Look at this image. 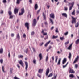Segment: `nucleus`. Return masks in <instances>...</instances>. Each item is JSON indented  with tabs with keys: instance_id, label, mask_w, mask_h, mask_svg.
I'll return each instance as SVG.
<instances>
[{
	"instance_id": "1",
	"label": "nucleus",
	"mask_w": 79,
	"mask_h": 79,
	"mask_svg": "<svg viewBox=\"0 0 79 79\" xmlns=\"http://www.w3.org/2000/svg\"><path fill=\"white\" fill-rule=\"evenodd\" d=\"M74 4V2H73L72 3H69V11H70L72 10V8H73V6Z\"/></svg>"
},
{
	"instance_id": "2",
	"label": "nucleus",
	"mask_w": 79,
	"mask_h": 79,
	"mask_svg": "<svg viewBox=\"0 0 79 79\" xmlns=\"http://www.w3.org/2000/svg\"><path fill=\"white\" fill-rule=\"evenodd\" d=\"M72 24H76V19L77 18H74L73 16L72 17Z\"/></svg>"
},
{
	"instance_id": "3",
	"label": "nucleus",
	"mask_w": 79,
	"mask_h": 79,
	"mask_svg": "<svg viewBox=\"0 0 79 79\" xmlns=\"http://www.w3.org/2000/svg\"><path fill=\"white\" fill-rule=\"evenodd\" d=\"M25 26L27 27L28 30H29V23H25Z\"/></svg>"
},
{
	"instance_id": "4",
	"label": "nucleus",
	"mask_w": 79,
	"mask_h": 79,
	"mask_svg": "<svg viewBox=\"0 0 79 79\" xmlns=\"http://www.w3.org/2000/svg\"><path fill=\"white\" fill-rule=\"evenodd\" d=\"M37 24V21H36V19H34L33 20V26H35Z\"/></svg>"
},
{
	"instance_id": "5",
	"label": "nucleus",
	"mask_w": 79,
	"mask_h": 79,
	"mask_svg": "<svg viewBox=\"0 0 79 79\" xmlns=\"http://www.w3.org/2000/svg\"><path fill=\"white\" fill-rule=\"evenodd\" d=\"M49 72H50V69H49V68H47L46 69V75L48 76V74Z\"/></svg>"
},
{
	"instance_id": "6",
	"label": "nucleus",
	"mask_w": 79,
	"mask_h": 79,
	"mask_svg": "<svg viewBox=\"0 0 79 79\" xmlns=\"http://www.w3.org/2000/svg\"><path fill=\"white\" fill-rule=\"evenodd\" d=\"M25 69L27 71V68H28V63L27 62H25Z\"/></svg>"
},
{
	"instance_id": "7",
	"label": "nucleus",
	"mask_w": 79,
	"mask_h": 79,
	"mask_svg": "<svg viewBox=\"0 0 79 79\" xmlns=\"http://www.w3.org/2000/svg\"><path fill=\"white\" fill-rule=\"evenodd\" d=\"M50 17L52 18L53 19H54L55 18V14L53 13H52L50 14Z\"/></svg>"
},
{
	"instance_id": "8",
	"label": "nucleus",
	"mask_w": 79,
	"mask_h": 79,
	"mask_svg": "<svg viewBox=\"0 0 79 79\" xmlns=\"http://www.w3.org/2000/svg\"><path fill=\"white\" fill-rule=\"evenodd\" d=\"M19 63L22 66H24V63L23 62V61L22 60H21L20 61H19Z\"/></svg>"
},
{
	"instance_id": "9",
	"label": "nucleus",
	"mask_w": 79,
	"mask_h": 79,
	"mask_svg": "<svg viewBox=\"0 0 79 79\" xmlns=\"http://www.w3.org/2000/svg\"><path fill=\"white\" fill-rule=\"evenodd\" d=\"M62 16H64L65 18H67L68 17V15L66 13H62Z\"/></svg>"
},
{
	"instance_id": "10",
	"label": "nucleus",
	"mask_w": 79,
	"mask_h": 79,
	"mask_svg": "<svg viewBox=\"0 0 79 79\" xmlns=\"http://www.w3.org/2000/svg\"><path fill=\"white\" fill-rule=\"evenodd\" d=\"M19 9H18L15 8L14 9V12L15 14H16L18 13V10Z\"/></svg>"
},
{
	"instance_id": "11",
	"label": "nucleus",
	"mask_w": 79,
	"mask_h": 79,
	"mask_svg": "<svg viewBox=\"0 0 79 79\" xmlns=\"http://www.w3.org/2000/svg\"><path fill=\"white\" fill-rule=\"evenodd\" d=\"M79 56H78L77 58H76L75 59V61L73 62V63H76L77 62V61L78 60V59H79Z\"/></svg>"
},
{
	"instance_id": "12",
	"label": "nucleus",
	"mask_w": 79,
	"mask_h": 79,
	"mask_svg": "<svg viewBox=\"0 0 79 79\" xmlns=\"http://www.w3.org/2000/svg\"><path fill=\"white\" fill-rule=\"evenodd\" d=\"M67 60H66V58H64L62 61V64H64V63L66 62Z\"/></svg>"
},
{
	"instance_id": "13",
	"label": "nucleus",
	"mask_w": 79,
	"mask_h": 79,
	"mask_svg": "<svg viewBox=\"0 0 79 79\" xmlns=\"http://www.w3.org/2000/svg\"><path fill=\"white\" fill-rule=\"evenodd\" d=\"M39 57L40 58L39 61H41V60L42 58V53H40L39 54Z\"/></svg>"
},
{
	"instance_id": "14",
	"label": "nucleus",
	"mask_w": 79,
	"mask_h": 79,
	"mask_svg": "<svg viewBox=\"0 0 79 79\" xmlns=\"http://www.w3.org/2000/svg\"><path fill=\"white\" fill-rule=\"evenodd\" d=\"M16 37L18 40H19V39H20V36H19V33H18L17 34Z\"/></svg>"
},
{
	"instance_id": "15",
	"label": "nucleus",
	"mask_w": 79,
	"mask_h": 79,
	"mask_svg": "<svg viewBox=\"0 0 79 79\" xmlns=\"http://www.w3.org/2000/svg\"><path fill=\"white\" fill-rule=\"evenodd\" d=\"M69 72L71 73H75V72H74V70H73V69L70 68L69 70Z\"/></svg>"
},
{
	"instance_id": "16",
	"label": "nucleus",
	"mask_w": 79,
	"mask_h": 79,
	"mask_svg": "<svg viewBox=\"0 0 79 79\" xmlns=\"http://www.w3.org/2000/svg\"><path fill=\"white\" fill-rule=\"evenodd\" d=\"M61 58H60L58 61L57 65H60L61 64Z\"/></svg>"
},
{
	"instance_id": "17",
	"label": "nucleus",
	"mask_w": 79,
	"mask_h": 79,
	"mask_svg": "<svg viewBox=\"0 0 79 79\" xmlns=\"http://www.w3.org/2000/svg\"><path fill=\"white\" fill-rule=\"evenodd\" d=\"M21 10L22 13H24V8L23 7L21 9Z\"/></svg>"
},
{
	"instance_id": "18",
	"label": "nucleus",
	"mask_w": 79,
	"mask_h": 79,
	"mask_svg": "<svg viewBox=\"0 0 79 79\" xmlns=\"http://www.w3.org/2000/svg\"><path fill=\"white\" fill-rule=\"evenodd\" d=\"M43 71V69H40L39 70H38V72L39 73H42Z\"/></svg>"
},
{
	"instance_id": "19",
	"label": "nucleus",
	"mask_w": 79,
	"mask_h": 79,
	"mask_svg": "<svg viewBox=\"0 0 79 79\" xmlns=\"http://www.w3.org/2000/svg\"><path fill=\"white\" fill-rule=\"evenodd\" d=\"M50 43V41H49L48 42H47L45 45V47H47L49 44Z\"/></svg>"
},
{
	"instance_id": "20",
	"label": "nucleus",
	"mask_w": 79,
	"mask_h": 79,
	"mask_svg": "<svg viewBox=\"0 0 79 79\" xmlns=\"http://www.w3.org/2000/svg\"><path fill=\"white\" fill-rule=\"evenodd\" d=\"M79 43V39L75 41V44L76 45L78 44Z\"/></svg>"
},
{
	"instance_id": "21",
	"label": "nucleus",
	"mask_w": 79,
	"mask_h": 79,
	"mask_svg": "<svg viewBox=\"0 0 79 79\" xmlns=\"http://www.w3.org/2000/svg\"><path fill=\"white\" fill-rule=\"evenodd\" d=\"M38 8V5L37 4H36L35 6V9L37 10Z\"/></svg>"
},
{
	"instance_id": "22",
	"label": "nucleus",
	"mask_w": 79,
	"mask_h": 79,
	"mask_svg": "<svg viewBox=\"0 0 79 79\" xmlns=\"http://www.w3.org/2000/svg\"><path fill=\"white\" fill-rule=\"evenodd\" d=\"M3 48L0 49V53H3Z\"/></svg>"
},
{
	"instance_id": "23",
	"label": "nucleus",
	"mask_w": 79,
	"mask_h": 79,
	"mask_svg": "<svg viewBox=\"0 0 79 79\" xmlns=\"http://www.w3.org/2000/svg\"><path fill=\"white\" fill-rule=\"evenodd\" d=\"M49 19L50 20V23H51L52 24H53V20L52 19H51V18H50Z\"/></svg>"
},
{
	"instance_id": "24",
	"label": "nucleus",
	"mask_w": 79,
	"mask_h": 79,
	"mask_svg": "<svg viewBox=\"0 0 79 79\" xmlns=\"http://www.w3.org/2000/svg\"><path fill=\"white\" fill-rule=\"evenodd\" d=\"M68 58L69 59H71V53L70 52L69 53Z\"/></svg>"
},
{
	"instance_id": "25",
	"label": "nucleus",
	"mask_w": 79,
	"mask_h": 79,
	"mask_svg": "<svg viewBox=\"0 0 79 79\" xmlns=\"http://www.w3.org/2000/svg\"><path fill=\"white\" fill-rule=\"evenodd\" d=\"M55 62L56 63H57V61L58 60V56H55Z\"/></svg>"
},
{
	"instance_id": "26",
	"label": "nucleus",
	"mask_w": 79,
	"mask_h": 79,
	"mask_svg": "<svg viewBox=\"0 0 79 79\" xmlns=\"http://www.w3.org/2000/svg\"><path fill=\"white\" fill-rule=\"evenodd\" d=\"M23 56L22 55H20L18 56V57L19 58H23Z\"/></svg>"
},
{
	"instance_id": "27",
	"label": "nucleus",
	"mask_w": 79,
	"mask_h": 79,
	"mask_svg": "<svg viewBox=\"0 0 79 79\" xmlns=\"http://www.w3.org/2000/svg\"><path fill=\"white\" fill-rule=\"evenodd\" d=\"M72 44H71V45L68 48V49L69 50H71V47H72Z\"/></svg>"
},
{
	"instance_id": "28",
	"label": "nucleus",
	"mask_w": 79,
	"mask_h": 79,
	"mask_svg": "<svg viewBox=\"0 0 79 79\" xmlns=\"http://www.w3.org/2000/svg\"><path fill=\"white\" fill-rule=\"evenodd\" d=\"M48 56H47L46 58L45 61L46 62H47V61H48Z\"/></svg>"
},
{
	"instance_id": "29",
	"label": "nucleus",
	"mask_w": 79,
	"mask_h": 79,
	"mask_svg": "<svg viewBox=\"0 0 79 79\" xmlns=\"http://www.w3.org/2000/svg\"><path fill=\"white\" fill-rule=\"evenodd\" d=\"M69 76L70 77H71L72 78H73V77H74V75H73V74L70 75Z\"/></svg>"
},
{
	"instance_id": "30",
	"label": "nucleus",
	"mask_w": 79,
	"mask_h": 79,
	"mask_svg": "<svg viewBox=\"0 0 79 79\" xmlns=\"http://www.w3.org/2000/svg\"><path fill=\"white\" fill-rule=\"evenodd\" d=\"M68 62H67V64H66L65 65H63V68H66V66H67V65H68Z\"/></svg>"
},
{
	"instance_id": "31",
	"label": "nucleus",
	"mask_w": 79,
	"mask_h": 79,
	"mask_svg": "<svg viewBox=\"0 0 79 79\" xmlns=\"http://www.w3.org/2000/svg\"><path fill=\"white\" fill-rule=\"evenodd\" d=\"M53 76V73H51L48 76V77H52Z\"/></svg>"
},
{
	"instance_id": "32",
	"label": "nucleus",
	"mask_w": 79,
	"mask_h": 79,
	"mask_svg": "<svg viewBox=\"0 0 79 79\" xmlns=\"http://www.w3.org/2000/svg\"><path fill=\"white\" fill-rule=\"evenodd\" d=\"M33 63H34V64H36V60H35V59H34V60H33Z\"/></svg>"
},
{
	"instance_id": "33",
	"label": "nucleus",
	"mask_w": 79,
	"mask_h": 79,
	"mask_svg": "<svg viewBox=\"0 0 79 79\" xmlns=\"http://www.w3.org/2000/svg\"><path fill=\"white\" fill-rule=\"evenodd\" d=\"M72 15H75V10H74L73 12H72Z\"/></svg>"
},
{
	"instance_id": "34",
	"label": "nucleus",
	"mask_w": 79,
	"mask_h": 79,
	"mask_svg": "<svg viewBox=\"0 0 79 79\" xmlns=\"http://www.w3.org/2000/svg\"><path fill=\"white\" fill-rule=\"evenodd\" d=\"M79 22H77V24H76L75 25L76 27H78V26H79Z\"/></svg>"
},
{
	"instance_id": "35",
	"label": "nucleus",
	"mask_w": 79,
	"mask_h": 79,
	"mask_svg": "<svg viewBox=\"0 0 79 79\" xmlns=\"http://www.w3.org/2000/svg\"><path fill=\"white\" fill-rule=\"evenodd\" d=\"M56 38H58V36H53L52 37V39H56Z\"/></svg>"
},
{
	"instance_id": "36",
	"label": "nucleus",
	"mask_w": 79,
	"mask_h": 79,
	"mask_svg": "<svg viewBox=\"0 0 79 79\" xmlns=\"http://www.w3.org/2000/svg\"><path fill=\"white\" fill-rule=\"evenodd\" d=\"M13 68H11L10 69V74H12V71H13Z\"/></svg>"
},
{
	"instance_id": "37",
	"label": "nucleus",
	"mask_w": 79,
	"mask_h": 79,
	"mask_svg": "<svg viewBox=\"0 0 79 79\" xmlns=\"http://www.w3.org/2000/svg\"><path fill=\"white\" fill-rule=\"evenodd\" d=\"M43 18L44 19H46V16L44 14H43Z\"/></svg>"
},
{
	"instance_id": "38",
	"label": "nucleus",
	"mask_w": 79,
	"mask_h": 79,
	"mask_svg": "<svg viewBox=\"0 0 79 79\" xmlns=\"http://www.w3.org/2000/svg\"><path fill=\"white\" fill-rule=\"evenodd\" d=\"M13 18V15H10L9 19H12Z\"/></svg>"
},
{
	"instance_id": "39",
	"label": "nucleus",
	"mask_w": 79,
	"mask_h": 79,
	"mask_svg": "<svg viewBox=\"0 0 79 79\" xmlns=\"http://www.w3.org/2000/svg\"><path fill=\"white\" fill-rule=\"evenodd\" d=\"M40 10H41V9L40 8L37 11V14H39V12L40 11Z\"/></svg>"
},
{
	"instance_id": "40",
	"label": "nucleus",
	"mask_w": 79,
	"mask_h": 79,
	"mask_svg": "<svg viewBox=\"0 0 79 79\" xmlns=\"http://www.w3.org/2000/svg\"><path fill=\"white\" fill-rule=\"evenodd\" d=\"M8 13L9 16H10V15H11V14H12V13L11 12V11H9Z\"/></svg>"
},
{
	"instance_id": "41",
	"label": "nucleus",
	"mask_w": 79,
	"mask_h": 79,
	"mask_svg": "<svg viewBox=\"0 0 79 79\" xmlns=\"http://www.w3.org/2000/svg\"><path fill=\"white\" fill-rule=\"evenodd\" d=\"M35 32L34 31H32L31 33V35H34Z\"/></svg>"
},
{
	"instance_id": "42",
	"label": "nucleus",
	"mask_w": 79,
	"mask_h": 79,
	"mask_svg": "<svg viewBox=\"0 0 79 79\" xmlns=\"http://www.w3.org/2000/svg\"><path fill=\"white\" fill-rule=\"evenodd\" d=\"M69 42V41H68L67 42H66L65 43V44L66 45L67 44H68Z\"/></svg>"
},
{
	"instance_id": "43",
	"label": "nucleus",
	"mask_w": 79,
	"mask_h": 79,
	"mask_svg": "<svg viewBox=\"0 0 79 79\" xmlns=\"http://www.w3.org/2000/svg\"><path fill=\"white\" fill-rule=\"evenodd\" d=\"M23 14H24V13H23V12H21V13H19V16H21V15H23Z\"/></svg>"
},
{
	"instance_id": "44",
	"label": "nucleus",
	"mask_w": 79,
	"mask_h": 79,
	"mask_svg": "<svg viewBox=\"0 0 79 79\" xmlns=\"http://www.w3.org/2000/svg\"><path fill=\"white\" fill-rule=\"evenodd\" d=\"M56 32H58V29L57 28H56V30L55 31Z\"/></svg>"
},
{
	"instance_id": "45",
	"label": "nucleus",
	"mask_w": 79,
	"mask_h": 79,
	"mask_svg": "<svg viewBox=\"0 0 79 79\" xmlns=\"http://www.w3.org/2000/svg\"><path fill=\"white\" fill-rule=\"evenodd\" d=\"M20 3V1L19 0H17V4H19Z\"/></svg>"
},
{
	"instance_id": "46",
	"label": "nucleus",
	"mask_w": 79,
	"mask_h": 79,
	"mask_svg": "<svg viewBox=\"0 0 79 79\" xmlns=\"http://www.w3.org/2000/svg\"><path fill=\"white\" fill-rule=\"evenodd\" d=\"M3 3H6V0H3Z\"/></svg>"
},
{
	"instance_id": "47",
	"label": "nucleus",
	"mask_w": 79,
	"mask_h": 79,
	"mask_svg": "<svg viewBox=\"0 0 79 79\" xmlns=\"http://www.w3.org/2000/svg\"><path fill=\"white\" fill-rule=\"evenodd\" d=\"M0 62L1 63H3V60L2 59H1L0 60Z\"/></svg>"
},
{
	"instance_id": "48",
	"label": "nucleus",
	"mask_w": 79,
	"mask_h": 79,
	"mask_svg": "<svg viewBox=\"0 0 79 79\" xmlns=\"http://www.w3.org/2000/svg\"><path fill=\"white\" fill-rule=\"evenodd\" d=\"M32 48L33 50V52H35V49H34V48L33 47H32Z\"/></svg>"
},
{
	"instance_id": "49",
	"label": "nucleus",
	"mask_w": 79,
	"mask_h": 79,
	"mask_svg": "<svg viewBox=\"0 0 79 79\" xmlns=\"http://www.w3.org/2000/svg\"><path fill=\"white\" fill-rule=\"evenodd\" d=\"M4 69H5L4 68V67L3 66L2 67V71H3V72H4V73H5V71H4Z\"/></svg>"
},
{
	"instance_id": "50",
	"label": "nucleus",
	"mask_w": 79,
	"mask_h": 79,
	"mask_svg": "<svg viewBox=\"0 0 79 79\" xmlns=\"http://www.w3.org/2000/svg\"><path fill=\"white\" fill-rule=\"evenodd\" d=\"M60 39L61 40H63V39H64V37H60Z\"/></svg>"
},
{
	"instance_id": "51",
	"label": "nucleus",
	"mask_w": 79,
	"mask_h": 79,
	"mask_svg": "<svg viewBox=\"0 0 79 79\" xmlns=\"http://www.w3.org/2000/svg\"><path fill=\"white\" fill-rule=\"evenodd\" d=\"M23 37L24 38H26V34H23Z\"/></svg>"
},
{
	"instance_id": "52",
	"label": "nucleus",
	"mask_w": 79,
	"mask_h": 79,
	"mask_svg": "<svg viewBox=\"0 0 79 79\" xmlns=\"http://www.w3.org/2000/svg\"><path fill=\"white\" fill-rule=\"evenodd\" d=\"M47 7L48 8V9H49V8H50V6L49 5H47Z\"/></svg>"
},
{
	"instance_id": "53",
	"label": "nucleus",
	"mask_w": 79,
	"mask_h": 79,
	"mask_svg": "<svg viewBox=\"0 0 79 79\" xmlns=\"http://www.w3.org/2000/svg\"><path fill=\"white\" fill-rule=\"evenodd\" d=\"M68 32H67L64 34V35H68Z\"/></svg>"
},
{
	"instance_id": "54",
	"label": "nucleus",
	"mask_w": 79,
	"mask_h": 79,
	"mask_svg": "<svg viewBox=\"0 0 79 79\" xmlns=\"http://www.w3.org/2000/svg\"><path fill=\"white\" fill-rule=\"evenodd\" d=\"M29 2L31 4H32V0H29Z\"/></svg>"
},
{
	"instance_id": "55",
	"label": "nucleus",
	"mask_w": 79,
	"mask_h": 79,
	"mask_svg": "<svg viewBox=\"0 0 79 79\" xmlns=\"http://www.w3.org/2000/svg\"><path fill=\"white\" fill-rule=\"evenodd\" d=\"M14 33H12L11 34V37H14Z\"/></svg>"
},
{
	"instance_id": "56",
	"label": "nucleus",
	"mask_w": 79,
	"mask_h": 79,
	"mask_svg": "<svg viewBox=\"0 0 79 79\" xmlns=\"http://www.w3.org/2000/svg\"><path fill=\"white\" fill-rule=\"evenodd\" d=\"M56 77H57V74H56V76H54V79H56Z\"/></svg>"
},
{
	"instance_id": "57",
	"label": "nucleus",
	"mask_w": 79,
	"mask_h": 79,
	"mask_svg": "<svg viewBox=\"0 0 79 79\" xmlns=\"http://www.w3.org/2000/svg\"><path fill=\"white\" fill-rule=\"evenodd\" d=\"M43 35H47V33H43Z\"/></svg>"
},
{
	"instance_id": "58",
	"label": "nucleus",
	"mask_w": 79,
	"mask_h": 79,
	"mask_svg": "<svg viewBox=\"0 0 79 79\" xmlns=\"http://www.w3.org/2000/svg\"><path fill=\"white\" fill-rule=\"evenodd\" d=\"M64 10H65V11H67L68 10V8L65 7Z\"/></svg>"
},
{
	"instance_id": "59",
	"label": "nucleus",
	"mask_w": 79,
	"mask_h": 79,
	"mask_svg": "<svg viewBox=\"0 0 79 79\" xmlns=\"http://www.w3.org/2000/svg\"><path fill=\"white\" fill-rule=\"evenodd\" d=\"M37 76L39 77H40V78H41V76L40 75H39V74H37Z\"/></svg>"
},
{
	"instance_id": "60",
	"label": "nucleus",
	"mask_w": 79,
	"mask_h": 79,
	"mask_svg": "<svg viewBox=\"0 0 79 79\" xmlns=\"http://www.w3.org/2000/svg\"><path fill=\"white\" fill-rule=\"evenodd\" d=\"M71 37L72 38H73V37H74V35H73V34H71Z\"/></svg>"
},
{
	"instance_id": "61",
	"label": "nucleus",
	"mask_w": 79,
	"mask_h": 79,
	"mask_svg": "<svg viewBox=\"0 0 79 79\" xmlns=\"http://www.w3.org/2000/svg\"><path fill=\"white\" fill-rule=\"evenodd\" d=\"M8 57L9 58H10V52H9L8 55Z\"/></svg>"
},
{
	"instance_id": "62",
	"label": "nucleus",
	"mask_w": 79,
	"mask_h": 79,
	"mask_svg": "<svg viewBox=\"0 0 79 79\" xmlns=\"http://www.w3.org/2000/svg\"><path fill=\"white\" fill-rule=\"evenodd\" d=\"M78 66V65H77V64H76L75 65V67L76 68H77Z\"/></svg>"
},
{
	"instance_id": "63",
	"label": "nucleus",
	"mask_w": 79,
	"mask_h": 79,
	"mask_svg": "<svg viewBox=\"0 0 79 79\" xmlns=\"http://www.w3.org/2000/svg\"><path fill=\"white\" fill-rule=\"evenodd\" d=\"M31 14H29L28 15V16H30V18H31Z\"/></svg>"
},
{
	"instance_id": "64",
	"label": "nucleus",
	"mask_w": 79,
	"mask_h": 79,
	"mask_svg": "<svg viewBox=\"0 0 79 79\" xmlns=\"http://www.w3.org/2000/svg\"><path fill=\"white\" fill-rule=\"evenodd\" d=\"M57 54H60V51H57Z\"/></svg>"
}]
</instances>
